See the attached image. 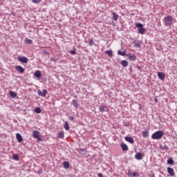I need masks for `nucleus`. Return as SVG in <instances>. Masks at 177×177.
I'll list each match as a JSON object with an SVG mask.
<instances>
[{"label":"nucleus","mask_w":177,"mask_h":177,"mask_svg":"<svg viewBox=\"0 0 177 177\" xmlns=\"http://www.w3.org/2000/svg\"><path fill=\"white\" fill-rule=\"evenodd\" d=\"M46 93H48V91L46 89L37 91V95H39V96H41V97H45L46 96Z\"/></svg>","instance_id":"39448f33"},{"label":"nucleus","mask_w":177,"mask_h":177,"mask_svg":"<svg viewBox=\"0 0 177 177\" xmlns=\"http://www.w3.org/2000/svg\"><path fill=\"white\" fill-rule=\"evenodd\" d=\"M162 136H164V131H158L151 135V139L160 140V139H161V138H162Z\"/></svg>","instance_id":"f03ea898"},{"label":"nucleus","mask_w":177,"mask_h":177,"mask_svg":"<svg viewBox=\"0 0 177 177\" xmlns=\"http://www.w3.org/2000/svg\"><path fill=\"white\" fill-rule=\"evenodd\" d=\"M25 42H26V44H28V45H30V44H32V40H31L28 38H26L25 39Z\"/></svg>","instance_id":"c756f323"},{"label":"nucleus","mask_w":177,"mask_h":177,"mask_svg":"<svg viewBox=\"0 0 177 177\" xmlns=\"http://www.w3.org/2000/svg\"><path fill=\"white\" fill-rule=\"evenodd\" d=\"M105 109H106L105 106H100V111L101 113H104V111H106Z\"/></svg>","instance_id":"7c9ffc66"},{"label":"nucleus","mask_w":177,"mask_h":177,"mask_svg":"<svg viewBox=\"0 0 177 177\" xmlns=\"http://www.w3.org/2000/svg\"><path fill=\"white\" fill-rule=\"evenodd\" d=\"M149 177H156L154 174H152V176H150Z\"/></svg>","instance_id":"79ce46f5"},{"label":"nucleus","mask_w":177,"mask_h":177,"mask_svg":"<svg viewBox=\"0 0 177 177\" xmlns=\"http://www.w3.org/2000/svg\"><path fill=\"white\" fill-rule=\"evenodd\" d=\"M137 69L139 70L140 71H142V67L140 66H137Z\"/></svg>","instance_id":"58836bf2"},{"label":"nucleus","mask_w":177,"mask_h":177,"mask_svg":"<svg viewBox=\"0 0 177 177\" xmlns=\"http://www.w3.org/2000/svg\"><path fill=\"white\" fill-rule=\"evenodd\" d=\"M149 136V130H145L142 131V138H147Z\"/></svg>","instance_id":"a878e982"},{"label":"nucleus","mask_w":177,"mask_h":177,"mask_svg":"<svg viewBox=\"0 0 177 177\" xmlns=\"http://www.w3.org/2000/svg\"><path fill=\"white\" fill-rule=\"evenodd\" d=\"M17 60L19 62H20L21 63H24V64H27L28 63V58H27L26 57H17Z\"/></svg>","instance_id":"423d86ee"},{"label":"nucleus","mask_w":177,"mask_h":177,"mask_svg":"<svg viewBox=\"0 0 177 177\" xmlns=\"http://www.w3.org/2000/svg\"><path fill=\"white\" fill-rule=\"evenodd\" d=\"M69 53H71V55H77V52H75V50H71L69 51Z\"/></svg>","instance_id":"f704fd0d"},{"label":"nucleus","mask_w":177,"mask_h":177,"mask_svg":"<svg viewBox=\"0 0 177 177\" xmlns=\"http://www.w3.org/2000/svg\"><path fill=\"white\" fill-rule=\"evenodd\" d=\"M72 104L75 109H78V102L77 100H73Z\"/></svg>","instance_id":"6ab92c4d"},{"label":"nucleus","mask_w":177,"mask_h":177,"mask_svg":"<svg viewBox=\"0 0 177 177\" xmlns=\"http://www.w3.org/2000/svg\"><path fill=\"white\" fill-rule=\"evenodd\" d=\"M97 176L99 177H104L102 173H98Z\"/></svg>","instance_id":"4c0bfd02"},{"label":"nucleus","mask_w":177,"mask_h":177,"mask_svg":"<svg viewBox=\"0 0 177 177\" xmlns=\"http://www.w3.org/2000/svg\"><path fill=\"white\" fill-rule=\"evenodd\" d=\"M124 140H126V142H129V143H131V145H133V143H135V140H133V138L132 137H125Z\"/></svg>","instance_id":"1a4fd4ad"},{"label":"nucleus","mask_w":177,"mask_h":177,"mask_svg":"<svg viewBox=\"0 0 177 177\" xmlns=\"http://www.w3.org/2000/svg\"><path fill=\"white\" fill-rule=\"evenodd\" d=\"M85 151H86V149H80V154H82V153H85Z\"/></svg>","instance_id":"c9c22d12"},{"label":"nucleus","mask_w":177,"mask_h":177,"mask_svg":"<svg viewBox=\"0 0 177 177\" xmlns=\"http://www.w3.org/2000/svg\"><path fill=\"white\" fill-rule=\"evenodd\" d=\"M127 57H128L129 60H132V62H135V60H136V55H135V54H131L129 53L127 55Z\"/></svg>","instance_id":"0eeeda50"},{"label":"nucleus","mask_w":177,"mask_h":177,"mask_svg":"<svg viewBox=\"0 0 177 177\" xmlns=\"http://www.w3.org/2000/svg\"><path fill=\"white\" fill-rule=\"evenodd\" d=\"M15 68L17 71H18V73H20L21 74H22V73H24V71H26V69H24V68H23V66L20 65L15 66Z\"/></svg>","instance_id":"6e6552de"},{"label":"nucleus","mask_w":177,"mask_h":177,"mask_svg":"<svg viewBox=\"0 0 177 177\" xmlns=\"http://www.w3.org/2000/svg\"><path fill=\"white\" fill-rule=\"evenodd\" d=\"M136 27L138 28V34H141V35H145V33L146 32V29L143 27V24L139 22L136 23Z\"/></svg>","instance_id":"7ed1b4c3"},{"label":"nucleus","mask_w":177,"mask_h":177,"mask_svg":"<svg viewBox=\"0 0 177 177\" xmlns=\"http://www.w3.org/2000/svg\"><path fill=\"white\" fill-rule=\"evenodd\" d=\"M129 70L131 72H132V68H130Z\"/></svg>","instance_id":"c03bdc74"},{"label":"nucleus","mask_w":177,"mask_h":177,"mask_svg":"<svg viewBox=\"0 0 177 177\" xmlns=\"http://www.w3.org/2000/svg\"><path fill=\"white\" fill-rule=\"evenodd\" d=\"M51 61H52V62H56V59H55V58L52 57V58H51Z\"/></svg>","instance_id":"a19ab883"},{"label":"nucleus","mask_w":177,"mask_h":177,"mask_svg":"<svg viewBox=\"0 0 177 177\" xmlns=\"http://www.w3.org/2000/svg\"><path fill=\"white\" fill-rule=\"evenodd\" d=\"M12 159L15 161H20V158H19V155H17V154H13L12 155Z\"/></svg>","instance_id":"393cba45"},{"label":"nucleus","mask_w":177,"mask_h":177,"mask_svg":"<svg viewBox=\"0 0 177 177\" xmlns=\"http://www.w3.org/2000/svg\"><path fill=\"white\" fill-rule=\"evenodd\" d=\"M128 174H129V176L131 177H135V176L139 177V174H136V172L135 171H129Z\"/></svg>","instance_id":"f3484780"},{"label":"nucleus","mask_w":177,"mask_h":177,"mask_svg":"<svg viewBox=\"0 0 177 177\" xmlns=\"http://www.w3.org/2000/svg\"><path fill=\"white\" fill-rule=\"evenodd\" d=\"M57 138L58 139H64V131H59L57 135Z\"/></svg>","instance_id":"ddd939ff"},{"label":"nucleus","mask_w":177,"mask_h":177,"mask_svg":"<svg viewBox=\"0 0 177 177\" xmlns=\"http://www.w3.org/2000/svg\"><path fill=\"white\" fill-rule=\"evenodd\" d=\"M125 127H128V125H127V124H126V125H125Z\"/></svg>","instance_id":"49530a36"},{"label":"nucleus","mask_w":177,"mask_h":177,"mask_svg":"<svg viewBox=\"0 0 177 177\" xmlns=\"http://www.w3.org/2000/svg\"><path fill=\"white\" fill-rule=\"evenodd\" d=\"M63 167L64 168V169H68V168H70V162H68V161H64L63 162Z\"/></svg>","instance_id":"2eb2a0df"},{"label":"nucleus","mask_w":177,"mask_h":177,"mask_svg":"<svg viewBox=\"0 0 177 177\" xmlns=\"http://www.w3.org/2000/svg\"><path fill=\"white\" fill-rule=\"evenodd\" d=\"M68 118H69V120H71V121H74V117L73 116H69Z\"/></svg>","instance_id":"e433bc0d"},{"label":"nucleus","mask_w":177,"mask_h":177,"mask_svg":"<svg viewBox=\"0 0 177 177\" xmlns=\"http://www.w3.org/2000/svg\"><path fill=\"white\" fill-rule=\"evenodd\" d=\"M125 127H128V125H127V124H126V125H125Z\"/></svg>","instance_id":"a18cd8bd"},{"label":"nucleus","mask_w":177,"mask_h":177,"mask_svg":"<svg viewBox=\"0 0 177 177\" xmlns=\"http://www.w3.org/2000/svg\"><path fill=\"white\" fill-rule=\"evenodd\" d=\"M9 95L12 99L17 97V94H16L15 91H9Z\"/></svg>","instance_id":"a211bd4d"},{"label":"nucleus","mask_w":177,"mask_h":177,"mask_svg":"<svg viewBox=\"0 0 177 177\" xmlns=\"http://www.w3.org/2000/svg\"><path fill=\"white\" fill-rule=\"evenodd\" d=\"M120 146L122 147V151H127V150H128V145H127V144L122 143L120 145Z\"/></svg>","instance_id":"dca6fc26"},{"label":"nucleus","mask_w":177,"mask_h":177,"mask_svg":"<svg viewBox=\"0 0 177 177\" xmlns=\"http://www.w3.org/2000/svg\"><path fill=\"white\" fill-rule=\"evenodd\" d=\"M158 77L159 80H161L162 81H164V80H165V74H164L162 72L158 73Z\"/></svg>","instance_id":"9b49d317"},{"label":"nucleus","mask_w":177,"mask_h":177,"mask_svg":"<svg viewBox=\"0 0 177 177\" xmlns=\"http://www.w3.org/2000/svg\"><path fill=\"white\" fill-rule=\"evenodd\" d=\"M174 159H172L171 158H169L167 160V164H169L170 165H174Z\"/></svg>","instance_id":"c85d7f7f"},{"label":"nucleus","mask_w":177,"mask_h":177,"mask_svg":"<svg viewBox=\"0 0 177 177\" xmlns=\"http://www.w3.org/2000/svg\"><path fill=\"white\" fill-rule=\"evenodd\" d=\"M162 150H169V147H168L167 146V145H164L162 147Z\"/></svg>","instance_id":"473e14b6"},{"label":"nucleus","mask_w":177,"mask_h":177,"mask_svg":"<svg viewBox=\"0 0 177 177\" xmlns=\"http://www.w3.org/2000/svg\"><path fill=\"white\" fill-rule=\"evenodd\" d=\"M64 128L66 131H68L70 129V126L68 125V122H65Z\"/></svg>","instance_id":"bb28decb"},{"label":"nucleus","mask_w":177,"mask_h":177,"mask_svg":"<svg viewBox=\"0 0 177 177\" xmlns=\"http://www.w3.org/2000/svg\"><path fill=\"white\" fill-rule=\"evenodd\" d=\"M35 113H36L37 114H41V108L39 107H36L34 110Z\"/></svg>","instance_id":"cd10ccee"},{"label":"nucleus","mask_w":177,"mask_h":177,"mask_svg":"<svg viewBox=\"0 0 177 177\" xmlns=\"http://www.w3.org/2000/svg\"><path fill=\"white\" fill-rule=\"evenodd\" d=\"M163 21L167 27H171L174 21V18L172 16L168 15L164 18Z\"/></svg>","instance_id":"f257e3e1"},{"label":"nucleus","mask_w":177,"mask_h":177,"mask_svg":"<svg viewBox=\"0 0 177 177\" xmlns=\"http://www.w3.org/2000/svg\"><path fill=\"white\" fill-rule=\"evenodd\" d=\"M135 159L136 160H142L143 159V155H142V153L138 152V153H136Z\"/></svg>","instance_id":"f8f14e48"},{"label":"nucleus","mask_w":177,"mask_h":177,"mask_svg":"<svg viewBox=\"0 0 177 177\" xmlns=\"http://www.w3.org/2000/svg\"><path fill=\"white\" fill-rule=\"evenodd\" d=\"M16 138H17V140L19 142V143L23 142V137L21 136V135H20V133H17L16 134Z\"/></svg>","instance_id":"4468645a"},{"label":"nucleus","mask_w":177,"mask_h":177,"mask_svg":"<svg viewBox=\"0 0 177 177\" xmlns=\"http://www.w3.org/2000/svg\"><path fill=\"white\" fill-rule=\"evenodd\" d=\"M113 20H114L115 21H117L118 20V15L117 14V12H113Z\"/></svg>","instance_id":"5701e85b"},{"label":"nucleus","mask_w":177,"mask_h":177,"mask_svg":"<svg viewBox=\"0 0 177 177\" xmlns=\"http://www.w3.org/2000/svg\"><path fill=\"white\" fill-rule=\"evenodd\" d=\"M120 64H122V67H128V61L124 59V60H122Z\"/></svg>","instance_id":"aec40b11"},{"label":"nucleus","mask_w":177,"mask_h":177,"mask_svg":"<svg viewBox=\"0 0 177 177\" xmlns=\"http://www.w3.org/2000/svg\"><path fill=\"white\" fill-rule=\"evenodd\" d=\"M106 55H108V56H109V57H113V50H108L106 51H105Z\"/></svg>","instance_id":"b1692460"},{"label":"nucleus","mask_w":177,"mask_h":177,"mask_svg":"<svg viewBox=\"0 0 177 177\" xmlns=\"http://www.w3.org/2000/svg\"><path fill=\"white\" fill-rule=\"evenodd\" d=\"M88 46H93V38H91L88 40Z\"/></svg>","instance_id":"2f4dec72"},{"label":"nucleus","mask_w":177,"mask_h":177,"mask_svg":"<svg viewBox=\"0 0 177 177\" xmlns=\"http://www.w3.org/2000/svg\"><path fill=\"white\" fill-rule=\"evenodd\" d=\"M135 46H136V48H140V45H139V44H136Z\"/></svg>","instance_id":"ea45409f"},{"label":"nucleus","mask_w":177,"mask_h":177,"mask_svg":"<svg viewBox=\"0 0 177 177\" xmlns=\"http://www.w3.org/2000/svg\"><path fill=\"white\" fill-rule=\"evenodd\" d=\"M32 137L34 139H37L38 142H41V140H42L41 136H39V131L37 130L32 131Z\"/></svg>","instance_id":"20e7f679"},{"label":"nucleus","mask_w":177,"mask_h":177,"mask_svg":"<svg viewBox=\"0 0 177 177\" xmlns=\"http://www.w3.org/2000/svg\"><path fill=\"white\" fill-rule=\"evenodd\" d=\"M167 172L170 176H175V171L171 167H167Z\"/></svg>","instance_id":"9d476101"},{"label":"nucleus","mask_w":177,"mask_h":177,"mask_svg":"<svg viewBox=\"0 0 177 177\" xmlns=\"http://www.w3.org/2000/svg\"><path fill=\"white\" fill-rule=\"evenodd\" d=\"M118 55H119L120 56H127V51L124 50V51H121V50H118Z\"/></svg>","instance_id":"4be33fe9"},{"label":"nucleus","mask_w":177,"mask_h":177,"mask_svg":"<svg viewBox=\"0 0 177 177\" xmlns=\"http://www.w3.org/2000/svg\"><path fill=\"white\" fill-rule=\"evenodd\" d=\"M32 2L33 3H39V2H41V0H32Z\"/></svg>","instance_id":"72a5a7b5"},{"label":"nucleus","mask_w":177,"mask_h":177,"mask_svg":"<svg viewBox=\"0 0 177 177\" xmlns=\"http://www.w3.org/2000/svg\"><path fill=\"white\" fill-rule=\"evenodd\" d=\"M155 102H158V100H157V98H156Z\"/></svg>","instance_id":"37998d69"},{"label":"nucleus","mask_w":177,"mask_h":177,"mask_svg":"<svg viewBox=\"0 0 177 177\" xmlns=\"http://www.w3.org/2000/svg\"><path fill=\"white\" fill-rule=\"evenodd\" d=\"M34 75L35 77H36V78H41V71H36L34 73Z\"/></svg>","instance_id":"412c9836"}]
</instances>
